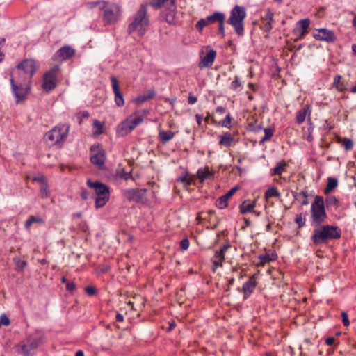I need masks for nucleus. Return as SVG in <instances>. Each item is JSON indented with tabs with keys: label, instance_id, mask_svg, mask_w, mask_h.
<instances>
[{
	"label": "nucleus",
	"instance_id": "obj_1",
	"mask_svg": "<svg viewBox=\"0 0 356 356\" xmlns=\"http://www.w3.org/2000/svg\"><path fill=\"white\" fill-rule=\"evenodd\" d=\"M341 229L334 225H323L315 227L312 236V241L316 245L326 243L329 241L338 239L341 237Z\"/></svg>",
	"mask_w": 356,
	"mask_h": 356
},
{
	"label": "nucleus",
	"instance_id": "obj_2",
	"mask_svg": "<svg viewBox=\"0 0 356 356\" xmlns=\"http://www.w3.org/2000/svg\"><path fill=\"white\" fill-rule=\"evenodd\" d=\"M86 184L92 191L93 196H96L95 207L97 209L103 207L110 198L109 187L100 181H92L90 179H88Z\"/></svg>",
	"mask_w": 356,
	"mask_h": 356
},
{
	"label": "nucleus",
	"instance_id": "obj_3",
	"mask_svg": "<svg viewBox=\"0 0 356 356\" xmlns=\"http://www.w3.org/2000/svg\"><path fill=\"white\" fill-rule=\"evenodd\" d=\"M149 25V18L147 15V6L141 5L136 13L134 21L129 25L128 32L129 34L137 31L139 35H143Z\"/></svg>",
	"mask_w": 356,
	"mask_h": 356
},
{
	"label": "nucleus",
	"instance_id": "obj_4",
	"mask_svg": "<svg viewBox=\"0 0 356 356\" xmlns=\"http://www.w3.org/2000/svg\"><path fill=\"white\" fill-rule=\"evenodd\" d=\"M327 217L323 198L321 196H316L311 207L312 225L314 227L320 226L325 221Z\"/></svg>",
	"mask_w": 356,
	"mask_h": 356
},
{
	"label": "nucleus",
	"instance_id": "obj_5",
	"mask_svg": "<svg viewBox=\"0 0 356 356\" xmlns=\"http://www.w3.org/2000/svg\"><path fill=\"white\" fill-rule=\"evenodd\" d=\"M246 17L245 9L243 6H235L230 12L227 23L231 24L238 35H243V20Z\"/></svg>",
	"mask_w": 356,
	"mask_h": 356
},
{
	"label": "nucleus",
	"instance_id": "obj_6",
	"mask_svg": "<svg viewBox=\"0 0 356 356\" xmlns=\"http://www.w3.org/2000/svg\"><path fill=\"white\" fill-rule=\"evenodd\" d=\"M69 131L65 125L56 126L44 136V140L49 146L59 144L65 140Z\"/></svg>",
	"mask_w": 356,
	"mask_h": 356
},
{
	"label": "nucleus",
	"instance_id": "obj_7",
	"mask_svg": "<svg viewBox=\"0 0 356 356\" xmlns=\"http://www.w3.org/2000/svg\"><path fill=\"white\" fill-rule=\"evenodd\" d=\"M98 4L101 5L100 8L104 10L103 19L105 23L114 24L119 19L121 10L118 5L106 1L99 2Z\"/></svg>",
	"mask_w": 356,
	"mask_h": 356
},
{
	"label": "nucleus",
	"instance_id": "obj_8",
	"mask_svg": "<svg viewBox=\"0 0 356 356\" xmlns=\"http://www.w3.org/2000/svg\"><path fill=\"white\" fill-rule=\"evenodd\" d=\"M145 189L133 188V189H124L122 190V195L129 202L136 203L144 202L146 200Z\"/></svg>",
	"mask_w": 356,
	"mask_h": 356
},
{
	"label": "nucleus",
	"instance_id": "obj_9",
	"mask_svg": "<svg viewBox=\"0 0 356 356\" xmlns=\"http://www.w3.org/2000/svg\"><path fill=\"white\" fill-rule=\"evenodd\" d=\"M144 115L136 112L134 115L129 116L121 124V130L124 134L130 133L136 126L143 121Z\"/></svg>",
	"mask_w": 356,
	"mask_h": 356
},
{
	"label": "nucleus",
	"instance_id": "obj_10",
	"mask_svg": "<svg viewBox=\"0 0 356 356\" xmlns=\"http://www.w3.org/2000/svg\"><path fill=\"white\" fill-rule=\"evenodd\" d=\"M58 67H54L43 75L42 88L49 92L56 87Z\"/></svg>",
	"mask_w": 356,
	"mask_h": 356
},
{
	"label": "nucleus",
	"instance_id": "obj_11",
	"mask_svg": "<svg viewBox=\"0 0 356 356\" xmlns=\"http://www.w3.org/2000/svg\"><path fill=\"white\" fill-rule=\"evenodd\" d=\"M90 152L92 153L90 156L91 163L99 168H102L104 165L106 159L104 150L99 149V145H93L90 147Z\"/></svg>",
	"mask_w": 356,
	"mask_h": 356
},
{
	"label": "nucleus",
	"instance_id": "obj_12",
	"mask_svg": "<svg viewBox=\"0 0 356 356\" xmlns=\"http://www.w3.org/2000/svg\"><path fill=\"white\" fill-rule=\"evenodd\" d=\"M315 39L321 41H326L333 42L336 40L334 33L327 29H320L317 30V33H314Z\"/></svg>",
	"mask_w": 356,
	"mask_h": 356
},
{
	"label": "nucleus",
	"instance_id": "obj_13",
	"mask_svg": "<svg viewBox=\"0 0 356 356\" xmlns=\"http://www.w3.org/2000/svg\"><path fill=\"white\" fill-rule=\"evenodd\" d=\"M112 89L115 95V102L118 106H122L124 104V100L122 94L120 91L119 83L115 76L111 77Z\"/></svg>",
	"mask_w": 356,
	"mask_h": 356
},
{
	"label": "nucleus",
	"instance_id": "obj_14",
	"mask_svg": "<svg viewBox=\"0 0 356 356\" xmlns=\"http://www.w3.org/2000/svg\"><path fill=\"white\" fill-rule=\"evenodd\" d=\"M75 54V50L70 46H64L58 49L54 56V60L60 59L66 60L73 57Z\"/></svg>",
	"mask_w": 356,
	"mask_h": 356
},
{
	"label": "nucleus",
	"instance_id": "obj_15",
	"mask_svg": "<svg viewBox=\"0 0 356 356\" xmlns=\"http://www.w3.org/2000/svg\"><path fill=\"white\" fill-rule=\"evenodd\" d=\"M41 340V334L38 332H35L33 334L29 335L27 338V344H24V355H29L27 353V348L29 347L30 349H35L38 346L39 343Z\"/></svg>",
	"mask_w": 356,
	"mask_h": 356
},
{
	"label": "nucleus",
	"instance_id": "obj_16",
	"mask_svg": "<svg viewBox=\"0 0 356 356\" xmlns=\"http://www.w3.org/2000/svg\"><path fill=\"white\" fill-rule=\"evenodd\" d=\"M256 286L257 282L255 280V276L252 275L243 285L242 291L243 292L244 294V299H247L250 296V295L253 292Z\"/></svg>",
	"mask_w": 356,
	"mask_h": 356
},
{
	"label": "nucleus",
	"instance_id": "obj_17",
	"mask_svg": "<svg viewBox=\"0 0 356 356\" xmlns=\"http://www.w3.org/2000/svg\"><path fill=\"white\" fill-rule=\"evenodd\" d=\"M238 187H233L230 189L226 194L219 197L216 201V206L219 209H225L227 207V201L228 200L238 191Z\"/></svg>",
	"mask_w": 356,
	"mask_h": 356
},
{
	"label": "nucleus",
	"instance_id": "obj_18",
	"mask_svg": "<svg viewBox=\"0 0 356 356\" xmlns=\"http://www.w3.org/2000/svg\"><path fill=\"white\" fill-rule=\"evenodd\" d=\"M216 56V52L211 49L200 60L199 63V67L200 68L202 67H209L212 65L215 58Z\"/></svg>",
	"mask_w": 356,
	"mask_h": 356
},
{
	"label": "nucleus",
	"instance_id": "obj_19",
	"mask_svg": "<svg viewBox=\"0 0 356 356\" xmlns=\"http://www.w3.org/2000/svg\"><path fill=\"white\" fill-rule=\"evenodd\" d=\"M10 82L11 85L12 93L16 97V103L18 104L22 100V95L20 94L21 85H18L13 77V72L10 74Z\"/></svg>",
	"mask_w": 356,
	"mask_h": 356
},
{
	"label": "nucleus",
	"instance_id": "obj_20",
	"mask_svg": "<svg viewBox=\"0 0 356 356\" xmlns=\"http://www.w3.org/2000/svg\"><path fill=\"white\" fill-rule=\"evenodd\" d=\"M38 65L32 59L24 60V73L29 74L31 77L38 70Z\"/></svg>",
	"mask_w": 356,
	"mask_h": 356
},
{
	"label": "nucleus",
	"instance_id": "obj_21",
	"mask_svg": "<svg viewBox=\"0 0 356 356\" xmlns=\"http://www.w3.org/2000/svg\"><path fill=\"white\" fill-rule=\"evenodd\" d=\"M213 173L209 170L208 167L204 168H200L197 171V177L201 183L204 182L207 179H212L213 178Z\"/></svg>",
	"mask_w": 356,
	"mask_h": 356
},
{
	"label": "nucleus",
	"instance_id": "obj_22",
	"mask_svg": "<svg viewBox=\"0 0 356 356\" xmlns=\"http://www.w3.org/2000/svg\"><path fill=\"white\" fill-rule=\"evenodd\" d=\"M175 15H176V8H170L169 10H166L163 12V16L165 18V20L169 24H176V19H175Z\"/></svg>",
	"mask_w": 356,
	"mask_h": 356
},
{
	"label": "nucleus",
	"instance_id": "obj_23",
	"mask_svg": "<svg viewBox=\"0 0 356 356\" xmlns=\"http://www.w3.org/2000/svg\"><path fill=\"white\" fill-rule=\"evenodd\" d=\"M156 95V92L154 90H150L148 91L147 94L140 95L137 97L134 102L138 104H141L151 99H152Z\"/></svg>",
	"mask_w": 356,
	"mask_h": 356
},
{
	"label": "nucleus",
	"instance_id": "obj_24",
	"mask_svg": "<svg viewBox=\"0 0 356 356\" xmlns=\"http://www.w3.org/2000/svg\"><path fill=\"white\" fill-rule=\"evenodd\" d=\"M220 138L219 144L226 147H230L234 141V137L229 133L220 135Z\"/></svg>",
	"mask_w": 356,
	"mask_h": 356
},
{
	"label": "nucleus",
	"instance_id": "obj_25",
	"mask_svg": "<svg viewBox=\"0 0 356 356\" xmlns=\"http://www.w3.org/2000/svg\"><path fill=\"white\" fill-rule=\"evenodd\" d=\"M43 219L39 216H31L25 222L26 229H29L33 224L42 225Z\"/></svg>",
	"mask_w": 356,
	"mask_h": 356
},
{
	"label": "nucleus",
	"instance_id": "obj_26",
	"mask_svg": "<svg viewBox=\"0 0 356 356\" xmlns=\"http://www.w3.org/2000/svg\"><path fill=\"white\" fill-rule=\"evenodd\" d=\"M254 207H255V202L250 203L248 202V200H245L239 206L240 212L242 214H245L248 212L253 211V209Z\"/></svg>",
	"mask_w": 356,
	"mask_h": 356
},
{
	"label": "nucleus",
	"instance_id": "obj_27",
	"mask_svg": "<svg viewBox=\"0 0 356 356\" xmlns=\"http://www.w3.org/2000/svg\"><path fill=\"white\" fill-rule=\"evenodd\" d=\"M175 136V133L171 131H160L159 137L162 143L165 144Z\"/></svg>",
	"mask_w": 356,
	"mask_h": 356
},
{
	"label": "nucleus",
	"instance_id": "obj_28",
	"mask_svg": "<svg viewBox=\"0 0 356 356\" xmlns=\"http://www.w3.org/2000/svg\"><path fill=\"white\" fill-rule=\"evenodd\" d=\"M310 24V20L309 19H301L298 22L299 26V31L300 32V38H302L307 33V28Z\"/></svg>",
	"mask_w": 356,
	"mask_h": 356
},
{
	"label": "nucleus",
	"instance_id": "obj_29",
	"mask_svg": "<svg viewBox=\"0 0 356 356\" xmlns=\"http://www.w3.org/2000/svg\"><path fill=\"white\" fill-rule=\"evenodd\" d=\"M224 15L225 14L222 13L215 12L212 15L207 16L205 19L209 25L212 23L218 22Z\"/></svg>",
	"mask_w": 356,
	"mask_h": 356
},
{
	"label": "nucleus",
	"instance_id": "obj_30",
	"mask_svg": "<svg viewBox=\"0 0 356 356\" xmlns=\"http://www.w3.org/2000/svg\"><path fill=\"white\" fill-rule=\"evenodd\" d=\"M231 245L229 243H227L224 245L220 250L216 251L215 254L213 259H216L218 260L224 261L225 260V253L227 250L230 248Z\"/></svg>",
	"mask_w": 356,
	"mask_h": 356
},
{
	"label": "nucleus",
	"instance_id": "obj_31",
	"mask_svg": "<svg viewBox=\"0 0 356 356\" xmlns=\"http://www.w3.org/2000/svg\"><path fill=\"white\" fill-rule=\"evenodd\" d=\"M281 193L279 192L277 188L275 186H272L269 188L266 192L264 195V197L266 200H268L271 197H280Z\"/></svg>",
	"mask_w": 356,
	"mask_h": 356
},
{
	"label": "nucleus",
	"instance_id": "obj_32",
	"mask_svg": "<svg viewBox=\"0 0 356 356\" xmlns=\"http://www.w3.org/2000/svg\"><path fill=\"white\" fill-rule=\"evenodd\" d=\"M338 180L336 178L328 177L327 186L325 189L324 193L325 194L330 193L334 188L337 186Z\"/></svg>",
	"mask_w": 356,
	"mask_h": 356
},
{
	"label": "nucleus",
	"instance_id": "obj_33",
	"mask_svg": "<svg viewBox=\"0 0 356 356\" xmlns=\"http://www.w3.org/2000/svg\"><path fill=\"white\" fill-rule=\"evenodd\" d=\"M293 196L294 198L302 205H307L308 204L307 192L302 191L299 193H296Z\"/></svg>",
	"mask_w": 356,
	"mask_h": 356
},
{
	"label": "nucleus",
	"instance_id": "obj_34",
	"mask_svg": "<svg viewBox=\"0 0 356 356\" xmlns=\"http://www.w3.org/2000/svg\"><path fill=\"white\" fill-rule=\"evenodd\" d=\"M177 181L183 183L186 186L190 185H195L194 176H191L190 177H188V173H186V175L183 177H179L177 179Z\"/></svg>",
	"mask_w": 356,
	"mask_h": 356
},
{
	"label": "nucleus",
	"instance_id": "obj_35",
	"mask_svg": "<svg viewBox=\"0 0 356 356\" xmlns=\"http://www.w3.org/2000/svg\"><path fill=\"white\" fill-rule=\"evenodd\" d=\"M308 108H303L298 111L296 115V122L298 124H302L306 118L307 115Z\"/></svg>",
	"mask_w": 356,
	"mask_h": 356
},
{
	"label": "nucleus",
	"instance_id": "obj_36",
	"mask_svg": "<svg viewBox=\"0 0 356 356\" xmlns=\"http://www.w3.org/2000/svg\"><path fill=\"white\" fill-rule=\"evenodd\" d=\"M285 170V163H278L277 165L271 170V175H280Z\"/></svg>",
	"mask_w": 356,
	"mask_h": 356
},
{
	"label": "nucleus",
	"instance_id": "obj_37",
	"mask_svg": "<svg viewBox=\"0 0 356 356\" xmlns=\"http://www.w3.org/2000/svg\"><path fill=\"white\" fill-rule=\"evenodd\" d=\"M339 143H341L346 151L350 150L353 147V141L350 138H341Z\"/></svg>",
	"mask_w": 356,
	"mask_h": 356
},
{
	"label": "nucleus",
	"instance_id": "obj_38",
	"mask_svg": "<svg viewBox=\"0 0 356 356\" xmlns=\"http://www.w3.org/2000/svg\"><path fill=\"white\" fill-rule=\"evenodd\" d=\"M264 136L261 139L259 143L260 145L264 144L266 141L270 139V138L273 136V129L268 127L264 129Z\"/></svg>",
	"mask_w": 356,
	"mask_h": 356
},
{
	"label": "nucleus",
	"instance_id": "obj_39",
	"mask_svg": "<svg viewBox=\"0 0 356 356\" xmlns=\"http://www.w3.org/2000/svg\"><path fill=\"white\" fill-rule=\"evenodd\" d=\"M261 20L274 22L273 13L270 9H267L265 14L261 15Z\"/></svg>",
	"mask_w": 356,
	"mask_h": 356
},
{
	"label": "nucleus",
	"instance_id": "obj_40",
	"mask_svg": "<svg viewBox=\"0 0 356 356\" xmlns=\"http://www.w3.org/2000/svg\"><path fill=\"white\" fill-rule=\"evenodd\" d=\"M326 206L328 207H337L339 201L335 196H329L325 200Z\"/></svg>",
	"mask_w": 356,
	"mask_h": 356
},
{
	"label": "nucleus",
	"instance_id": "obj_41",
	"mask_svg": "<svg viewBox=\"0 0 356 356\" xmlns=\"http://www.w3.org/2000/svg\"><path fill=\"white\" fill-rule=\"evenodd\" d=\"M272 22L261 21L260 28L265 32L269 33L273 28Z\"/></svg>",
	"mask_w": 356,
	"mask_h": 356
},
{
	"label": "nucleus",
	"instance_id": "obj_42",
	"mask_svg": "<svg viewBox=\"0 0 356 356\" xmlns=\"http://www.w3.org/2000/svg\"><path fill=\"white\" fill-rule=\"evenodd\" d=\"M81 197L82 200H86L88 199L93 198V193L92 191H88L86 189L82 188L81 193Z\"/></svg>",
	"mask_w": 356,
	"mask_h": 356
},
{
	"label": "nucleus",
	"instance_id": "obj_43",
	"mask_svg": "<svg viewBox=\"0 0 356 356\" xmlns=\"http://www.w3.org/2000/svg\"><path fill=\"white\" fill-rule=\"evenodd\" d=\"M40 194L42 198H47L49 195V190L48 189L47 184H42L40 185Z\"/></svg>",
	"mask_w": 356,
	"mask_h": 356
},
{
	"label": "nucleus",
	"instance_id": "obj_44",
	"mask_svg": "<svg viewBox=\"0 0 356 356\" xmlns=\"http://www.w3.org/2000/svg\"><path fill=\"white\" fill-rule=\"evenodd\" d=\"M231 121H232L231 115L229 113H228L226 115L225 118L223 120L219 122L218 124L223 127L229 128L231 127Z\"/></svg>",
	"mask_w": 356,
	"mask_h": 356
},
{
	"label": "nucleus",
	"instance_id": "obj_45",
	"mask_svg": "<svg viewBox=\"0 0 356 356\" xmlns=\"http://www.w3.org/2000/svg\"><path fill=\"white\" fill-rule=\"evenodd\" d=\"M295 222L298 225V227L301 228L305 225V217L302 213L297 215L295 218Z\"/></svg>",
	"mask_w": 356,
	"mask_h": 356
},
{
	"label": "nucleus",
	"instance_id": "obj_46",
	"mask_svg": "<svg viewBox=\"0 0 356 356\" xmlns=\"http://www.w3.org/2000/svg\"><path fill=\"white\" fill-rule=\"evenodd\" d=\"M241 87V83L238 80V78L237 76H235L234 80L231 83L230 88L233 90L236 91L239 89V88Z\"/></svg>",
	"mask_w": 356,
	"mask_h": 356
},
{
	"label": "nucleus",
	"instance_id": "obj_47",
	"mask_svg": "<svg viewBox=\"0 0 356 356\" xmlns=\"http://www.w3.org/2000/svg\"><path fill=\"white\" fill-rule=\"evenodd\" d=\"M118 175L120 178L124 180H127L131 177V170L129 172H126L124 169H122L118 172Z\"/></svg>",
	"mask_w": 356,
	"mask_h": 356
},
{
	"label": "nucleus",
	"instance_id": "obj_48",
	"mask_svg": "<svg viewBox=\"0 0 356 356\" xmlns=\"http://www.w3.org/2000/svg\"><path fill=\"white\" fill-rule=\"evenodd\" d=\"M10 321L8 317L7 316V315L5 314H2L0 316V327L2 325L8 326L10 325Z\"/></svg>",
	"mask_w": 356,
	"mask_h": 356
},
{
	"label": "nucleus",
	"instance_id": "obj_49",
	"mask_svg": "<svg viewBox=\"0 0 356 356\" xmlns=\"http://www.w3.org/2000/svg\"><path fill=\"white\" fill-rule=\"evenodd\" d=\"M172 3L173 0H170ZM165 0H153L151 3L152 6L155 8H161L165 5Z\"/></svg>",
	"mask_w": 356,
	"mask_h": 356
},
{
	"label": "nucleus",
	"instance_id": "obj_50",
	"mask_svg": "<svg viewBox=\"0 0 356 356\" xmlns=\"http://www.w3.org/2000/svg\"><path fill=\"white\" fill-rule=\"evenodd\" d=\"M207 23L205 19H200L196 24L195 26L196 28L200 31L202 29L207 26Z\"/></svg>",
	"mask_w": 356,
	"mask_h": 356
},
{
	"label": "nucleus",
	"instance_id": "obj_51",
	"mask_svg": "<svg viewBox=\"0 0 356 356\" xmlns=\"http://www.w3.org/2000/svg\"><path fill=\"white\" fill-rule=\"evenodd\" d=\"M336 88L339 92H344L348 90V83L341 81V83L336 86Z\"/></svg>",
	"mask_w": 356,
	"mask_h": 356
},
{
	"label": "nucleus",
	"instance_id": "obj_52",
	"mask_svg": "<svg viewBox=\"0 0 356 356\" xmlns=\"http://www.w3.org/2000/svg\"><path fill=\"white\" fill-rule=\"evenodd\" d=\"M259 259L260 260V264L262 265L272 260L267 254L259 255Z\"/></svg>",
	"mask_w": 356,
	"mask_h": 356
},
{
	"label": "nucleus",
	"instance_id": "obj_53",
	"mask_svg": "<svg viewBox=\"0 0 356 356\" xmlns=\"http://www.w3.org/2000/svg\"><path fill=\"white\" fill-rule=\"evenodd\" d=\"M225 19V15H224L220 20L218 22L219 23V32L220 34L224 36L225 35V28H224V21Z\"/></svg>",
	"mask_w": 356,
	"mask_h": 356
},
{
	"label": "nucleus",
	"instance_id": "obj_54",
	"mask_svg": "<svg viewBox=\"0 0 356 356\" xmlns=\"http://www.w3.org/2000/svg\"><path fill=\"white\" fill-rule=\"evenodd\" d=\"M13 260H14L17 270L19 271H22V261L21 260V259L19 257H16V258H14Z\"/></svg>",
	"mask_w": 356,
	"mask_h": 356
},
{
	"label": "nucleus",
	"instance_id": "obj_55",
	"mask_svg": "<svg viewBox=\"0 0 356 356\" xmlns=\"http://www.w3.org/2000/svg\"><path fill=\"white\" fill-rule=\"evenodd\" d=\"M213 261V270L216 271V268L220 266H222L223 261L218 260L216 259H212Z\"/></svg>",
	"mask_w": 356,
	"mask_h": 356
},
{
	"label": "nucleus",
	"instance_id": "obj_56",
	"mask_svg": "<svg viewBox=\"0 0 356 356\" xmlns=\"http://www.w3.org/2000/svg\"><path fill=\"white\" fill-rule=\"evenodd\" d=\"M189 241L187 238H184L180 242V247L182 250H186L188 248Z\"/></svg>",
	"mask_w": 356,
	"mask_h": 356
},
{
	"label": "nucleus",
	"instance_id": "obj_57",
	"mask_svg": "<svg viewBox=\"0 0 356 356\" xmlns=\"http://www.w3.org/2000/svg\"><path fill=\"white\" fill-rule=\"evenodd\" d=\"M66 289L72 293L76 289V285L73 282H68L66 284Z\"/></svg>",
	"mask_w": 356,
	"mask_h": 356
},
{
	"label": "nucleus",
	"instance_id": "obj_58",
	"mask_svg": "<svg viewBox=\"0 0 356 356\" xmlns=\"http://www.w3.org/2000/svg\"><path fill=\"white\" fill-rule=\"evenodd\" d=\"M342 321L344 326H348L350 325V321L348 318V314L346 312H343L341 313Z\"/></svg>",
	"mask_w": 356,
	"mask_h": 356
},
{
	"label": "nucleus",
	"instance_id": "obj_59",
	"mask_svg": "<svg viewBox=\"0 0 356 356\" xmlns=\"http://www.w3.org/2000/svg\"><path fill=\"white\" fill-rule=\"evenodd\" d=\"M163 6L165 7L167 10H169L170 8H176L175 0H173L172 3H171L170 0H165V5Z\"/></svg>",
	"mask_w": 356,
	"mask_h": 356
},
{
	"label": "nucleus",
	"instance_id": "obj_60",
	"mask_svg": "<svg viewBox=\"0 0 356 356\" xmlns=\"http://www.w3.org/2000/svg\"><path fill=\"white\" fill-rule=\"evenodd\" d=\"M86 292L89 295V296H94L97 293V290L95 287H92V286H87L86 288Z\"/></svg>",
	"mask_w": 356,
	"mask_h": 356
},
{
	"label": "nucleus",
	"instance_id": "obj_61",
	"mask_svg": "<svg viewBox=\"0 0 356 356\" xmlns=\"http://www.w3.org/2000/svg\"><path fill=\"white\" fill-rule=\"evenodd\" d=\"M32 181L39 182L41 185H42V184H47L44 176L33 177Z\"/></svg>",
	"mask_w": 356,
	"mask_h": 356
},
{
	"label": "nucleus",
	"instance_id": "obj_62",
	"mask_svg": "<svg viewBox=\"0 0 356 356\" xmlns=\"http://www.w3.org/2000/svg\"><path fill=\"white\" fill-rule=\"evenodd\" d=\"M342 79V76L341 75H337L334 78L332 86L336 88L337 86H338Z\"/></svg>",
	"mask_w": 356,
	"mask_h": 356
},
{
	"label": "nucleus",
	"instance_id": "obj_63",
	"mask_svg": "<svg viewBox=\"0 0 356 356\" xmlns=\"http://www.w3.org/2000/svg\"><path fill=\"white\" fill-rule=\"evenodd\" d=\"M188 104H195L197 101V99L196 97L190 95L188 96Z\"/></svg>",
	"mask_w": 356,
	"mask_h": 356
},
{
	"label": "nucleus",
	"instance_id": "obj_64",
	"mask_svg": "<svg viewBox=\"0 0 356 356\" xmlns=\"http://www.w3.org/2000/svg\"><path fill=\"white\" fill-rule=\"evenodd\" d=\"M334 343V337H328L326 341H325V343L327 345V346H332Z\"/></svg>",
	"mask_w": 356,
	"mask_h": 356
}]
</instances>
